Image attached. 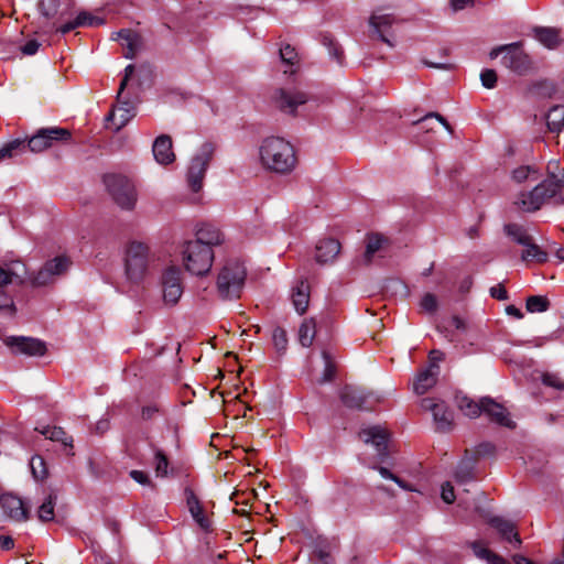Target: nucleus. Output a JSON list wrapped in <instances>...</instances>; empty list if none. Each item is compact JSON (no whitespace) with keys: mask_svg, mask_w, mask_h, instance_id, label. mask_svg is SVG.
I'll use <instances>...</instances> for the list:
<instances>
[{"mask_svg":"<svg viewBox=\"0 0 564 564\" xmlns=\"http://www.w3.org/2000/svg\"><path fill=\"white\" fill-rule=\"evenodd\" d=\"M260 165L268 172L288 175L297 166L294 145L282 137L264 138L258 149Z\"/></svg>","mask_w":564,"mask_h":564,"instance_id":"1","label":"nucleus"},{"mask_svg":"<svg viewBox=\"0 0 564 564\" xmlns=\"http://www.w3.org/2000/svg\"><path fill=\"white\" fill-rule=\"evenodd\" d=\"M550 180L535 185L531 191L520 192L513 199V205L522 212H535L552 199L555 204H564V177Z\"/></svg>","mask_w":564,"mask_h":564,"instance_id":"2","label":"nucleus"},{"mask_svg":"<svg viewBox=\"0 0 564 564\" xmlns=\"http://www.w3.org/2000/svg\"><path fill=\"white\" fill-rule=\"evenodd\" d=\"M359 435L366 444L372 445L377 452L376 463L369 464L368 466L378 470L383 478L393 480L405 490H411L406 484L393 475L388 468L377 466V463H384L389 456V432L387 429L380 425L369 426L364 429Z\"/></svg>","mask_w":564,"mask_h":564,"instance_id":"3","label":"nucleus"},{"mask_svg":"<svg viewBox=\"0 0 564 564\" xmlns=\"http://www.w3.org/2000/svg\"><path fill=\"white\" fill-rule=\"evenodd\" d=\"M247 276V270L242 262L238 260L227 261L220 269L216 288L217 293L223 300L239 299Z\"/></svg>","mask_w":564,"mask_h":564,"instance_id":"4","label":"nucleus"},{"mask_svg":"<svg viewBox=\"0 0 564 564\" xmlns=\"http://www.w3.org/2000/svg\"><path fill=\"white\" fill-rule=\"evenodd\" d=\"M150 248L142 242L132 241L128 245L124 256V271L129 281L141 282L151 261Z\"/></svg>","mask_w":564,"mask_h":564,"instance_id":"5","label":"nucleus"},{"mask_svg":"<svg viewBox=\"0 0 564 564\" xmlns=\"http://www.w3.org/2000/svg\"><path fill=\"white\" fill-rule=\"evenodd\" d=\"M182 259L185 269L195 275H205L214 262V251L208 246L187 241L182 249Z\"/></svg>","mask_w":564,"mask_h":564,"instance_id":"6","label":"nucleus"},{"mask_svg":"<svg viewBox=\"0 0 564 564\" xmlns=\"http://www.w3.org/2000/svg\"><path fill=\"white\" fill-rule=\"evenodd\" d=\"M104 183L113 200L123 209H132L137 203V193L133 183L126 176L106 175Z\"/></svg>","mask_w":564,"mask_h":564,"instance_id":"7","label":"nucleus"},{"mask_svg":"<svg viewBox=\"0 0 564 564\" xmlns=\"http://www.w3.org/2000/svg\"><path fill=\"white\" fill-rule=\"evenodd\" d=\"M214 149L210 144H203L197 153L192 158L187 172V182L191 189L195 193L203 187V180L212 160Z\"/></svg>","mask_w":564,"mask_h":564,"instance_id":"8","label":"nucleus"},{"mask_svg":"<svg viewBox=\"0 0 564 564\" xmlns=\"http://www.w3.org/2000/svg\"><path fill=\"white\" fill-rule=\"evenodd\" d=\"M161 288L166 305H175L183 294L182 271L177 265H170L162 272Z\"/></svg>","mask_w":564,"mask_h":564,"instance_id":"9","label":"nucleus"},{"mask_svg":"<svg viewBox=\"0 0 564 564\" xmlns=\"http://www.w3.org/2000/svg\"><path fill=\"white\" fill-rule=\"evenodd\" d=\"M70 138V131L65 128H45L33 135L29 140L28 145L32 152H42L52 147L54 141L67 142Z\"/></svg>","mask_w":564,"mask_h":564,"instance_id":"10","label":"nucleus"},{"mask_svg":"<svg viewBox=\"0 0 564 564\" xmlns=\"http://www.w3.org/2000/svg\"><path fill=\"white\" fill-rule=\"evenodd\" d=\"M308 97L297 89L281 88L274 95L275 106L283 112L294 115L297 107L306 104Z\"/></svg>","mask_w":564,"mask_h":564,"instance_id":"11","label":"nucleus"},{"mask_svg":"<svg viewBox=\"0 0 564 564\" xmlns=\"http://www.w3.org/2000/svg\"><path fill=\"white\" fill-rule=\"evenodd\" d=\"M421 408L430 411L438 431H448L453 424V412L447 409L444 402H437L432 398L421 400Z\"/></svg>","mask_w":564,"mask_h":564,"instance_id":"12","label":"nucleus"},{"mask_svg":"<svg viewBox=\"0 0 564 564\" xmlns=\"http://www.w3.org/2000/svg\"><path fill=\"white\" fill-rule=\"evenodd\" d=\"M6 344L17 354L43 356L46 352L45 343L36 338L11 336L6 339Z\"/></svg>","mask_w":564,"mask_h":564,"instance_id":"13","label":"nucleus"},{"mask_svg":"<svg viewBox=\"0 0 564 564\" xmlns=\"http://www.w3.org/2000/svg\"><path fill=\"white\" fill-rule=\"evenodd\" d=\"M394 22V17L390 13H386L383 10L375 11L369 18V25L372 29V32L376 33L382 42L391 47L394 46V43L390 39L392 35L390 29Z\"/></svg>","mask_w":564,"mask_h":564,"instance_id":"14","label":"nucleus"},{"mask_svg":"<svg viewBox=\"0 0 564 564\" xmlns=\"http://www.w3.org/2000/svg\"><path fill=\"white\" fill-rule=\"evenodd\" d=\"M11 283L19 285L26 283V265L20 260L0 264V288Z\"/></svg>","mask_w":564,"mask_h":564,"instance_id":"15","label":"nucleus"},{"mask_svg":"<svg viewBox=\"0 0 564 564\" xmlns=\"http://www.w3.org/2000/svg\"><path fill=\"white\" fill-rule=\"evenodd\" d=\"M40 9L45 18L62 21L72 15L73 2L72 0H41Z\"/></svg>","mask_w":564,"mask_h":564,"instance_id":"16","label":"nucleus"},{"mask_svg":"<svg viewBox=\"0 0 564 564\" xmlns=\"http://www.w3.org/2000/svg\"><path fill=\"white\" fill-rule=\"evenodd\" d=\"M503 63L507 67L518 74H524L531 68V59L529 55L521 51L516 44L507 47V53L503 56Z\"/></svg>","mask_w":564,"mask_h":564,"instance_id":"17","label":"nucleus"},{"mask_svg":"<svg viewBox=\"0 0 564 564\" xmlns=\"http://www.w3.org/2000/svg\"><path fill=\"white\" fill-rule=\"evenodd\" d=\"M0 506L4 514L14 521H24L29 518V510L23 501L13 495L6 494L0 497Z\"/></svg>","mask_w":564,"mask_h":564,"instance_id":"18","label":"nucleus"},{"mask_svg":"<svg viewBox=\"0 0 564 564\" xmlns=\"http://www.w3.org/2000/svg\"><path fill=\"white\" fill-rule=\"evenodd\" d=\"M482 413H485L492 422L501 426L508 429H513L516 426L514 422L509 416V412L503 408V405L497 403L490 398L482 399Z\"/></svg>","mask_w":564,"mask_h":564,"instance_id":"19","label":"nucleus"},{"mask_svg":"<svg viewBox=\"0 0 564 564\" xmlns=\"http://www.w3.org/2000/svg\"><path fill=\"white\" fill-rule=\"evenodd\" d=\"M112 39L120 43L126 58H133L142 46L141 36L129 29L118 31Z\"/></svg>","mask_w":564,"mask_h":564,"instance_id":"20","label":"nucleus"},{"mask_svg":"<svg viewBox=\"0 0 564 564\" xmlns=\"http://www.w3.org/2000/svg\"><path fill=\"white\" fill-rule=\"evenodd\" d=\"M152 152L155 161L161 165H169L175 161L172 139L167 134H162L154 140Z\"/></svg>","mask_w":564,"mask_h":564,"instance_id":"21","label":"nucleus"},{"mask_svg":"<svg viewBox=\"0 0 564 564\" xmlns=\"http://www.w3.org/2000/svg\"><path fill=\"white\" fill-rule=\"evenodd\" d=\"M135 115L134 106L129 101L122 100V95H118V105L112 109L108 119L116 124V130L124 127Z\"/></svg>","mask_w":564,"mask_h":564,"instance_id":"22","label":"nucleus"},{"mask_svg":"<svg viewBox=\"0 0 564 564\" xmlns=\"http://www.w3.org/2000/svg\"><path fill=\"white\" fill-rule=\"evenodd\" d=\"M340 252V243L332 238L319 240L316 245L315 259L318 263L326 264L335 261Z\"/></svg>","mask_w":564,"mask_h":564,"instance_id":"23","label":"nucleus"},{"mask_svg":"<svg viewBox=\"0 0 564 564\" xmlns=\"http://www.w3.org/2000/svg\"><path fill=\"white\" fill-rule=\"evenodd\" d=\"M191 241L208 246L213 249L214 246H219L224 242V235L213 225H203L196 232V239Z\"/></svg>","mask_w":564,"mask_h":564,"instance_id":"24","label":"nucleus"},{"mask_svg":"<svg viewBox=\"0 0 564 564\" xmlns=\"http://www.w3.org/2000/svg\"><path fill=\"white\" fill-rule=\"evenodd\" d=\"M369 397H371V393H366L364 389L352 386H346L340 392L343 403L354 409L364 408Z\"/></svg>","mask_w":564,"mask_h":564,"instance_id":"25","label":"nucleus"},{"mask_svg":"<svg viewBox=\"0 0 564 564\" xmlns=\"http://www.w3.org/2000/svg\"><path fill=\"white\" fill-rule=\"evenodd\" d=\"M186 501L188 506V510L196 521V523L203 529V530H209L212 527V522L207 516L204 514L203 507L200 505V501L198 500L197 496L192 491H186Z\"/></svg>","mask_w":564,"mask_h":564,"instance_id":"26","label":"nucleus"},{"mask_svg":"<svg viewBox=\"0 0 564 564\" xmlns=\"http://www.w3.org/2000/svg\"><path fill=\"white\" fill-rule=\"evenodd\" d=\"M102 24V20L91 15L90 13L86 11L79 12L74 19L65 22L59 28H57V31L65 34L70 32L72 30L80 26H94Z\"/></svg>","mask_w":564,"mask_h":564,"instance_id":"27","label":"nucleus"},{"mask_svg":"<svg viewBox=\"0 0 564 564\" xmlns=\"http://www.w3.org/2000/svg\"><path fill=\"white\" fill-rule=\"evenodd\" d=\"M292 303L299 314H304L310 303V285L300 281L292 291Z\"/></svg>","mask_w":564,"mask_h":564,"instance_id":"28","label":"nucleus"},{"mask_svg":"<svg viewBox=\"0 0 564 564\" xmlns=\"http://www.w3.org/2000/svg\"><path fill=\"white\" fill-rule=\"evenodd\" d=\"M438 372L432 369H425L416 376L413 382V391L416 394H424L433 388L437 381Z\"/></svg>","mask_w":564,"mask_h":564,"instance_id":"29","label":"nucleus"},{"mask_svg":"<svg viewBox=\"0 0 564 564\" xmlns=\"http://www.w3.org/2000/svg\"><path fill=\"white\" fill-rule=\"evenodd\" d=\"M489 523L501 534L502 538L510 542L514 541L517 544H520L521 541L512 522L500 517H495L490 519Z\"/></svg>","mask_w":564,"mask_h":564,"instance_id":"30","label":"nucleus"},{"mask_svg":"<svg viewBox=\"0 0 564 564\" xmlns=\"http://www.w3.org/2000/svg\"><path fill=\"white\" fill-rule=\"evenodd\" d=\"M541 174L535 166L521 165L511 171V180L517 184L536 182Z\"/></svg>","mask_w":564,"mask_h":564,"instance_id":"31","label":"nucleus"},{"mask_svg":"<svg viewBox=\"0 0 564 564\" xmlns=\"http://www.w3.org/2000/svg\"><path fill=\"white\" fill-rule=\"evenodd\" d=\"M535 37L547 48H555L558 46L561 39L558 31L551 28H536L534 29Z\"/></svg>","mask_w":564,"mask_h":564,"instance_id":"32","label":"nucleus"},{"mask_svg":"<svg viewBox=\"0 0 564 564\" xmlns=\"http://www.w3.org/2000/svg\"><path fill=\"white\" fill-rule=\"evenodd\" d=\"M457 406L459 410L469 417H476L482 413V399L479 403H476L466 395L456 397Z\"/></svg>","mask_w":564,"mask_h":564,"instance_id":"33","label":"nucleus"},{"mask_svg":"<svg viewBox=\"0 0 564 564\" xmlns=\"http://www.w3.org/2000/svg\"><path fill=\"white\" fill-rule=\"evenodd\" d=\"M43 435H45L46 438L53 441V442H59L63 444L66 448H69L67 454L73 455L74 453L70 452L73 449V437L68 435L62 427H48L45 431L42 432Z\"/></svg>","mask_w":564,"mask_h":564,"instance_id":"34","label":"nucleus"},{"mask_svg":"<svg viewBox=\"0 0 564 564\" xmlns=\"http://www.w3.org/2000/svg\"><path fill=\"white\" fill-rule=\"evenodd\" d=\"M524 250L522 251L521 258L523 261H535L539 263L545 262L547 260V253L543 251L533 240L530 239L529 243H525Z\"/></svg>","mask_w":564,"mask_h":564,"instance_id":"35","label":"nucleus"},{"mask_svg":"<svg viewBox=\"0 0 564 564\" xmlns=\"http://www.w3.org/2000/svg\"><path fill=\"white\" fill-rule=\"evenodd\" d=\"M471 549L474 551V554L478 558L486 561L488 564H509L501 556L491 552L488 547H486L480 542L471 543Z\"/></svg>","mask_w":564,"mask_h":564,"instance_id":"36","label":"nucleus"},{"mask_svg":"<svg viewBox=\"0 0 564 564\" xmlns=\"http://www.w3.org/2000/svg\"><path fill=\"white\" fill-rule=\"evenodd\" d=\"M316 335V325L313 318L304 319L299 328V341L303 347H310Z\"/></svg>","mask_w":564,"mask_h":564,"instance_id":"37","label":"nucleus"},{"mask_svg":"<svg viewBox=\"0 0 564 564\" xmlns=\"http://www.w3.org/2000/svg\"><path fill=\"white\" fill-rule=\"evenodd\" d=\"M280 57L286 66V68L283 70L284 74H294L299 63V55L295 50L290 45H285L280 48Z\"/></svg>","mask_w":564,"mask_h":564,"instance_id":"38","label":"nucleus"},{"mask_svg":"<svg viewBox=\"0 0 564 564\" xmlns=\"http://www.w3.org/2000/svg\"><path fill=\"white\" fill-rule=\"evenodd\" d=\"M386 242V239L381 237L380 235H370L367 238L366 243V250L364 254V261L366 264L370 263L372 261L373 256L377 251H379L383 243Z\"/></svg>","mask_w":564,"mask_h":564,"instance_id":"39","label":"nucleus"},{"mask_svg":"<svg viewBox=\"0 0 564 564\" xmlns=\"http://www.w3.org/2000/svg\"><path fill=\"white\" fill-rule=\"evenodd\" d=\"M506 234L517 243L524 246L525 243L530 242V239L532 238L527 229H524L522 226L517 224H509L505 227Z\"/></svg>","mask_w":564,"mask_h":564,"instance_id":"40","label":"nucleus"},{"mask_svg":"<svg viewBox=\"0 0 564 564\" xmlns=\"http://www.w3.org/2000/svg\"><path fill=\"white\" fill-rule=\"evenodd\" d=\"M330 551V543L326 539H318L314 550V556L317 560L316 564H333Z\"/></svg>","mask_w":564,"mask_h":564,"instance_id":"41","label":"nucleus"},{"mask_svg":"<svg viewBox=\"0 0 564 564\" xmlns=\"http://www.w3.org/2000/svg\"><path fill=\"white\" fill-rule=\"evenodd\" d=\"M547 126L552 131L564 128V106H555L547 113Z\"/></svg>","mask_w":564,"mask_h":564,"instance_id":"42","label":"nucleus"},{"mask_svg":"<svg viewBox=\"0 0 564 564\" xmlns=\"http://www.w3.org/2000/svg\"><path fill=\"white\" fill-rule=\"evenodd\" d=\"M527 311L530 313H542L549 310L550 301L542 295H533L527 299Z\"/></svg>","mask_w":564,"mask_h":564,"instance_id":"43","label":"nucleus"},{"mask_svg":"<svg viewBox=\"0 0 564 564\" xmlns=\"http://www.w3.org/2000/svg\"><path fill=\"white\" fill-rule=\"evenodd\" d=\"M24 141L15 139L0 149V160L13 158L24 151Z\"/></svg>","mask_w":564,"mask_h":564,"instance_id":"44","label":"nucleus"},{"mask_svg":"<svg viewBox=\"0 0 564 564\" xmlns=\"http://www.w3.org/2000/svg\"><path fill=\"white\" fill-rule=\"evenodd\" d=\"M24 141L15 139L0 149V160L13 158L24 151Z\"/></svg>","mask_w":564,"mask_h":564,"instance_id":"45","label":"nucleus"},{"mask_svg":"<svg viewBox=\"0 0 564 564\" xmlns=\"http://www.w3.org/2000/svg\"><path fill=\"white\" fill-rule=\"evenodd\" d=\"M30 468L36 480H44L48 475L46 463L42 456H33L30 460Z\"/></svg>","mask_w":564,"mask_h":564,"instance_id":"46","label":"nucleus"},{"mask_svg":"<svg viewBox=\"0 0 564 564\" xmlns=\"http://www.w3.org/2000/svg\"><path fill=\"white\" fill-rule=\"evenodd\" d=\"M56 497L50 495L39 507L37 517L41 521H52L54 519Z\"/></svg>","mask_w":564,"mask_h":564,"instance_id":"47","label":"nucleus"},{"mask_svg":"<svg viewBox=\"0 0 564 564\" xmlns=\"http://www.w3.org/2000/svg\"><path fill=\"white\" fill-rule=\"evenodd\" d=\"M51 271L58 278L63 275L69 268L70 261L65 256H57L47 261Z\"/></svg>","mask_w":564,"mask_h":564,"instance_id":"48","label":"nucleus"},{"mask_svg":"<svg viewBox=\"0 0 564 564\" xmlns=\"http://www.w3.org/2000/svg\"><path fill=\"white\" fill-rule=\"evenodd\" d=\"M26 282L34 288L45 286L52 284V279L48 275L47 269L42 267L36 273L26 275Z\"/></svg>","mask_w":564,"mask_h":564,"instance_id":"49","label":"nucleus"},{"mask_svg":"<svg viewBox=\"0 0 564 564\" xmlns=\"http://www.w3.org/2000/svg\"><path fill=\"white\" fill-rule=\"evenodd\" d=\"M0 312L9 316H14L17 313L13 297L2 290H0Z\"/></svg>","mask_w":564,"mask_h":564,"instance_id":"50","label":"nucleus"},{"mask_svg":"<svg viewBox=\"0 0 564 564\" xmlns=\"http://www.w3.org/2000/svg\"><path fill=\"white\" fill-rule=\"evenodd\" d=\"M272 341L279 352H284L288 347L286 332L282 327L276 326L272 332Z\"/></svg>","mask_w":564,"mask_h":564,"instance_id":"51","label":"nucleus"},{"mask_svg":"<svg viewBox=\"0 0 564 564\" xmlns=\"http://www.w3.org/2000/svg\"><path fill=\"white\" fill-rule=\"evenodd\" d=\"M169 462L162 451H155L154 470L156 477H165L167 475Z\"/></svg>","mask_w":564,"mask_h":564,"instance_id":"52","label":"nucleus"},{"mask_svg":"<svg viewBox=\"0 0 564 564\" xmlns=\"http://www.w3.org/2000/svg\"><path fill=\"white\" fill-rule=\"evenodd\" d=\"M323 358L325 361V368H324L323 377H322V379H319V383H325V382L330 381L334 378L335 370H336L335 365L332 362L328 352L323 351Z\"/></svg>","mask_w":564,"mask_h":564,"instance_id":"53","label":"nucleus"},{"mask_svg":"<svg viewBox=\"0 0 564 564\" xmlns=\"http://www.w3.org/2000/svg\"><path fill=\"white\" fill-rule=\"evenodd\" d=\"M420 307L426 313H434L437 310V299L432 293H426L420 301Z\"/></svg>","mask_w":564,"mask_h":564,"instance_id":"54","label":"nucleus"},{"mask_svg":"<svg viewBox=\"0 0 564 564\" xmlns=\"http://www.w3.org/2000/svg\"><path fill=\"white\" fill-rule=\"evenodd\" d=\"M480 79L484 87L491 89L496 86L497 74L492 69H485L480 74Z\"/></svg>","mask_w":564,"mask_h":564,"instance_id":"55","label":"nucleus"},{"mask_svg":"<svg viewBox=\"0 0 564 564\" xmlns=\"http://www.w3.org/2000/svg\"><path fill=\"white\" fill-rule=\"evenodd\" d=\"M542 381L544 384L555 388V389H564V382L562 379L554 373H544L542 376Z\"/></svg>","mask_w":564,"mask_h":564,"instance_id":"56","label":"nucleus"},{"mask_svg":"<svg viewBox=\"0 0 564 564\" xmlns=\"http://www.w3.org/2000/svg\"><path fill=\"white\" fill-rule=\"evenodd\" d=\"M444 359V354L441 350H431L429 354L430 366L427 369L436 370L438 372V362Z\"/></svg>","mask_w":564,"mask_h":564,"instance_id":"57","label":"nucleus"},{"mask_svg":"<svg viewBox=\"0 0 564 564\" xmlns=\"http://www.w3.org/2000/svg\"><path fill=\"white\" fill-rule=\"evenodd\" d=\"M441 496H442V499L444 500V502H446V503L454 502V500H455L454 487L449 482H445L442 486Z\"/></svg>","mask_w":564,"mask_h":564,"instance_id":"58","label":"nucleus"},{"mask_svg":"<svg viewBox=\"0 0 564 564\" xmlns=\"http://www.w3.org/2000/svg\"><path fill=\"white\" fill-rule=\"evenodd\" d=\"M130 476L133 480L139 482L140 485L148 486L151 484L150 478L147 473L141 470H131Z\"/></svg>","mask_w":564,"mask_h":564,"instance_id":"59","label":"nucleus"},{"mask_svg":"<svg viewBox=\"0 0 564 564\" xmlns=\"http://www.w3.org/2000/svg\"><path fill=\"white\" fill-rule=\"evenodd\" d=\"M490 295L494 299H497L500 301L508 299L507 290L505 289V286L502 284H498V285L490 288Z\"/></svg>","mask_w":564,"mask_h":564,"instance_id":"60","label":"nucleus"},{"mask_svg":"<svg viewBox=\"0 0 564 564\" xmlns=\"http://www.w3.org/2000/svg\"><path fill=\"white\" fill-rule=\"evenodd\" d=\"M41 44L36 40H30L22 46V53L25 55H34Z\"/></svg>","mask_w":564,"mask_h":564,"instance_id":"61","label":"nucleus"},{"mask_svg":"<svg viewBox=\"0 0 564 564\" xmlns=\"http://www.w3.org/2000/svg\"><path fill=\"white\" fill-rule=\"evenodd\" d=\"M133 72H134V66L132 64L128 65L124 68V77L122 78V80L120 83L119 96L122 95V93L128 84V80H129L130 76L133 74Z\"/></svg>","mask_w":564,"mask_h":564,"instance_id":"62","label":"nucleus"},{"mask_svg":"<svg viewBox=\"0 0 564 564\" xmlns=\"http://www.w3.org/2000/svg\"><path fill=\"white\" fill-rule=\"evenodd\" d=\"M547 171L550 176L546 180L552 178L553 175L555 176L554 180L564 177V174L561 172V169L556 162H550L547 165Z\"/></svg>","mask_w":564,"mask_h":564,"instance_id":"63","label":"nucleus"},{"mask_svg":"<svg viewBox=\"0 0 564 564\" xmlns=\"http://www.w3.org/2000/svg\"><path fill=\"white\" fill-rule=\"evenodd\" d=\"M159 412V408L155 404L145 405L142 408V419L151 420Z\"/></svg>","mask_w":564,"mask_h":564,"instance_id":"64","label":"nucleus"}]
</instances>
